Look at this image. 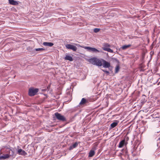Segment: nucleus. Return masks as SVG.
Masks as SVG:
<instances>
[{"mask_svg": "<svg viewBox=\"0 0 160 160\" xmlns=\"http://www.w3.org/2000/svg\"><path fill=\"white\" fill-rule=\"evenodd\" d=\"M79 143V142H75L69 146V150H71L76 148L78 146V144Z\"/></svg>", "mask_w": 160, "mask_h": 160, "instance_id": "9d476101", "label": "nucleus"}, {"mask_svg": "<svg viewBox=\"0 0 160 160\" xmlns=\"http://www.w3.org/2000/svg\"><path fill=\"white\" fill-rule=\"evenodd\" d=\"M120 69V67L119 65H117L115 68V73H118Z\"/></svg>", "mask_w": 160, "mask_h": 160, "instance_id": "aec40b11", "label": "nucleus"}, {"mask_svg": "<svg viewBox=\"0 0 160 160\" xmlns=\"http://www.w3.org/2000/svg\"><path fill=\"white\" fill-rule=\"evenodd\" d=\"M9 157L10 155L8 154H7L1 156L0 158H1V159L5 160L9 158Z\"/></svg>", "mask_w": 160, "mask_h": 160, "instance_id": "4468645a", "label": "nucleus"}, {"mask_svg": "<svg viewBox=\"0 0 160 160\" xmlns=\"http://www.w3.org/2000/svg\"><path fill=\"white\" fill-rule=\"evenodd\" d=\"M43 45L44 46L52 47L53 45L54 44L51 42H44L43 43Z\"/></svg>", "mask_w": 160, "mask_h": 160, "instance_id": "2eb2a0df", "label": "nucleus"}, {"mask_svg": "<svg viewBox=\"0 0 160 160\" xmlns=\"http://www.w3.org/2000/svg\"><path fill=\"white\" fill-rule=\"evenodd\" d=\"M36 51H43L45 49L43 48H37L35 49Z\"/></svg>", "mask_w": 160, "mask_h": 160, "instance_id": "b1692460", "label": "nucleus"}, {"mask_svg": "<svg viewBox=\"0 0 160 160\" xmlns=\"http://www.w3.org/2000/svg\"><path fill=\"white\" fill-rule=\"evenodd\" d=\"M64 59L65 60H68L70 61H72L73 60V59L72 57L68 54L66 55Z\"/></svg>", "mask_w": 160, "mask_h": 160, "instance_id": "f8f14e48", "label": "nucleus"}, {"mask_svg": "<svg viewBox=\"0 0 160 160\" xmlns=\"http://www.w3.org/2000/svg\"><path fill=\"white\" fill-rule=\"evenodd\" d=\"M105 51L111 53H112L113 52V51L112 49H111L110 48H105Z\"/></svg>", "mask_w": 160, "mask_h": 160, "instance_id": "412c9836", "label": "nucleus"}, {"mask_svg": "<svg viewBox=\"0 0 160 160\" xmlns=\"http://www.w3.org/2000/svg\"><path fill=\"white\" fill-rule=\"evenodd\" d=\"M95 154V152L94 150H91L89 153V157H92Z\"/></svg>", "mask_w": 160, "mask_h": 160, "instance_id": "dca6fc26", "label": "nucleus"}, {"mask_svg": "<svg viewBox=\"0 0 160 160\" xmlns=\"http://www.w3.org/2000/svg\"><path fill=\"white\" fill-rule=\"evenodd\" d=\"M27 154L26 152L23 150H22V151L21 153H20V154L23 155H25Z\"/></svg>", "mask_w": 160, "mask_h": 160, "instance_id": "4be33fe9", "label": "nucleus"}, {"mask_svg": "<svg viewBox=\"0 0 160 160\" xmlns=\"http://www.w3.org/2000/svg\"><path fill=\"white\" fill-rule=\"evenodd\" d=\"M102 70L104 72H105L108 75L109 74V71H106V70H103V69H102Z\"/></svg>", "mask_w": 160, "mask_h": 160, "instance_id": "393cba45", "label": "nucleus"}, {"mask_svg": "<svg viewBox=\"0 0 160 160\" xmlns=\"http://www.w3.org/2000/svg\"><path fill=\"white\" fill-rule=\"evenodd\" d=\"M120 157L121 160H127L128 158L129 155L127 148H124L122 150L118 155Z\"/></svg>", "mask_w": 160, "mask_h": 160, "instance_id": "f03ea898", "label": "nucleus"}, {"mask_svg": "<svg viewBox=\"0 0 160 160\" xmlns=\"http://www.w3.org/2000/svg\"><path fill=\"white\" fill-rule=\"evenodd\" d=\"M55 115L56 118L59 121L64 122L67 121L66 118L60 113L56 112L55 113Z\"/></svg>", "mask_w": 160, "mask_h": 160, "instance_id": "39448f33", "label": "nucleus"}, {"mask_svg": "<svg viewBox=\"0 0 160 160\" xmlns=\"http://www.w3.org/2000/svg\"><path fill=\"white\" fill-rule=\"evenodd\" d=\"M115 60H116V61L118 62V63H119V61H118V60L117 59L115 58Z\"/></svg>", "mask_w": 160, "mask_h": 160, "instance_id": "c85d7f7f", "label": "nucleus"}, {"mask_svg": "<svg viewBox=\"0 0 160 160\" xmlns=\"http://www.w3.org/2000/svg\"><path fill=\"white\" fill-rule=\"evenodd\" d=\"M66 48L72 50L73 51H76L77 49V47L74 45L70 44H67L65 45Z\"/></svg>", "mask_w": 160, "mask_h": 160, "instance_id": "423d86ee", "label": "nucleus"}, {"mask_svg": "<svg viewBox=\"0 0 160 160\" xmlns=\"http://www.w3.org/2000/svg\"><path fill=\"white\" fill-rule=\"evenodd\" d=\"M100 30V29L98 28H95L94 29V32L95 33L98 32Z\"/></svg>", "mask_w": 160, "mask_h": 160, "instance_id": "5701e85b", "label": "nucleus"}, {"mask_svg": "<svg viewBox=\"0 0 160 160\" xmlns=\"http://www.w3.org/2000/svg\"><path fill=\"white\" fill-rule=\"evenodd\" d=\"M131 46V44H128V45H124L122 47V49H123V50H125V49H126L127 48H129Z\"/></svg>", "mask_w": 160, "mask_h": 160, "instance_id": "6ab92c4d", "label": "nucleus"}, {"mask_svg": "<svg viewBox=\"0 0 160 160\" xmlns=\"http://www.w3.org/2000/svg\"><path fill=\"white\" fill-rule=\"evenodd\" d=\"M85 49L89 51H91L93 52H99L100 51L94 48H92L89 47H83Z\"/></svg>", "mask_w": 160, "mask_h": 160, "instance_id": "0eeeda50", "label": "nucleus"}, {"mask_svg": "<svg viewBox=\"0 0 160 160\" xmlns=\"http://www.w3.org/2000/svg\"><path fill=\"white\" fill-rule=\"evenodd\" d=\"M110 46H111L110 44H109L108 43H106L104 45V46L102 48H103V50L105 51V48H109L110 47Z\"/></svg>", "mask_w": 160, "mask_h": 160, "instance_id": "a211bd4d", "label": "nucleus"}, {"mask_svg": "<svg viewBox=\"0 0 160 160\" xmlns=\"http://www.w3.org/2000/svg\"><path fill=\"white\" fill-rule=\"evenodd\" d=\"M118 121L117 120H115L114 122L112 123L110 125L111 128H112L115 127L117 126L118 123Z\"/></svg>", "mask_w": 160, "mask_h": 160, "instance_id": "ddd939ff", "label": "nucleus"}, {"mask_svg": "<svg viewBox=\"0 0 160 160\" xmlns=\"http://www.w3.org/2000/svg\"><path fill=\"white\" fill-rule=\"evenodd\" d=\"M86 99L84 98H83L80 102L79 103V104L80 105H82L83 104L86 103Z\"/></svg>", "mask_w": 160, "mask_h": 160, "instance_id": "f3484780", "label": "nucleus"}, {"mask_svg": "<svg viewBox=\"0 0 160 160\" xmlns=\"http://www.w3.org/2000/svg\"><path fill=\"white\" fill-rule=\"evenodd\" d=\"M39 91V89L33 87H31L29 88L28 95L30 97H32L36 95Z\"/></svg>", "mask_w": 160, "mask_h": 160, "instance_id": "7ed1b4c3", "label": "nucleus"}, {"mask_svg": "<svg viewBox=\"0 0 160 160\" xmlns=\"http://www.w3.org/2000/svg\"><path fill=\"white\" fill-rule=\"evenodd\" d=\"M102 65L104 68H109L110 67V62L103 59H102Z\"/></svg>", "mask_w": 160, "mask_h": 160, "instance_id": "1a4fd4ad", "label": "nucleus"}, {"mask_svg": "<svg viewBox=\"0 0 160 160\" xmlns=\"http://www.w3.org/2000/svg\"><path fill=\"white\" fill-rule=\"evenodd\" d=\"M9 3L12 5H17L18 4V1H15L14 0H8Z\"/></svg>", "mask_w": 160, "mask_h": 160, "instance_id": "9b49d317", "label": "nucleus"}, {"mask_svg": "<svg viewBox=\"0 0 160 160\" xmlns=\"http://www.w3.org/2000/svg\"><path fill=\"white\" fill-rule=\"evenodd\" d=\"M128 143L127 142L125 141V139L121 140L119 143L118 145V147L119 148H122L124 146H126Z\"/></svg>", "mask_w": 160, "mask_h": 160, "instance_id": "6e6552de", "label": "nucleus"}, {"mask_svg": "<svg viewBox=\"0 0 160 160\" xmlns=\"http://www.w3.org/2000/svg\"><path fill=\"white\" fill-rule=\"evenodd\" d=\"M138 145H135L131 150V152L133 156L138 155L140 153V148H138Z\"/></svg>", "mask_w": 160, "mask_h": 160, "instance_id": "20e7f679", "label": "nucleus"}, {"mask_svg": "<svg viewBox=\"0 0 160 160\" xmlns=\"http://www.w3.org/2000/svg\"><path fill=\"white\" fill-rule=\"evenodd\" d=\"M68 90H69L68 89V90H67V93L68 94H69V95H70V92H68Z\"/></svg>", "mask_w": 160, "mask_h": 160, "instance_id": "cd10ccee", "label": "nucleus"}, {"mask_svg": "<svg viewBox=\"0 0 160 160\" xmlns=\"http://www.w3.org/2000/svg\"><path fill=\"white\" fill-rule=\"evenodd\" d=\"M22 149H19L18 150V152L19 153V154H20V153H21L22 151Z\"/></svg>", "mask_w": 160, "mask_h": 160, "instance_id": "a878e982", "label": "nucleus"}, {"mask_svg": "<svg viewBox=\"0 0 160 160\" xmlns=\"http://www.w3.org/2000/svg\"><path fill=\"white\" fill-rule=\"evenodd\" d=\"M88 62L93 65L98 66H101L102 65V61L99 59L93 57L88 60Z\"/></svg>", "mask_w": 160, "mask_h": 160, "instance_id": "f257e3e1", "label": "nucleus"}, {"mask_svg": "<svg viewBox=\"0 0 160 160\" xmlns=\"http://www.w3.org/2000/svg\"><path fill=\"white\" fill-rule=\"evenodd\" d=\"M74 44L75 45V46H78L81 47V46L78 44H77V43H74Z\"/></svg>", "mask_w": 160, "mask_h": 160, "instance_id": "bb28decb", "label": "nucleus"}]
</instances>
